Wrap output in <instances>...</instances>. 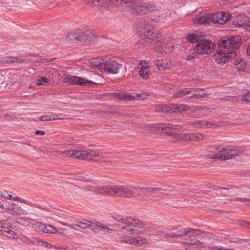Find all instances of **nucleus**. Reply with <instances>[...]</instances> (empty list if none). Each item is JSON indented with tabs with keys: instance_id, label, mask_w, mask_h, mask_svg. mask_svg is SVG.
Wrapping results in <instances>:
<instances>
[{
	"instance_id": "f257e3e1",
	"label": "nucleus",
	"mask_w": 250,
	"mask_h": 250,
	"mask_svg": "<svg viewBox=\"0 0 250 250\" xmlns=\"http://www.w3.org/2000/svg\"><path fill=\"white\" fill-rule=\"evenodd\" d=\"M152 20H145L141 21L139 24L138 31L139 36L142 39L138 42V47L140 44H142L144 46H145L144 43H146L145 39L147 38L150 40L153 39L155 37L154 28L152 24Z\"/></svg>"
},
{
	"instance_id": "f03ea898",
	"label": "nucleus",
	"mask_w": 250,
	"mask_h": 250,
	"mask_svg": "<svg viewBox=\"0 0 250 250\" xmlns=\"http://www.w3.org/2000/svg\"><path fill=\"white\" fill-rule=\"evenodd\" d=\"M211 150L214 149L218 151L220 153H224L220 155L219 159H223V161L229 160L243 153V149L240 146H213L208 147Z\"/></svg>"
},
{
	"instance_id": "7ed1b4c3",
	"label": "nucleus",
	"mask_w": 250,
	"mask_h": 250,
	"mask_svg": "<svg viewBox=\"0 0 250 250\" xmlns=\"http://www.w3.org/2000/svg\"><path fill=\"white\" fill-rule=\"evenodd\" d=\"M125 4H130L131 10L132 13L138 14H146L154 11L157 10V7L154 5L150 3L142 4L138 3L132 4L136 0H120Z\"/></svg>"
},
{
	"instance_id": "20e7f679",
	"label": "nucleus",
	"mask_w": 250,
	"mask_h": 250,
	"mask_svg": "<svg viewBox=\"0 0 250 250\" xmlns=\"http://www.w3.org/2000/svg\"><path fill=\"white\" fill-rule=\"evenodd\" d=\"M215 45L209 39H205L204 38L194 47L193 50L197 54H209L214 49Z\"/></svg>"
},
{
	"instance_id": "39448f33",
	"label": "nucleus",
	"mask_w": 250,
	"mask_h": 250,
	"mask_svg": "<svg viewBox=\"0 0 250 250\" xmlns=\"http://www.w3.org/2000/svg\"><path fill=\"white\" fill-rule=\"evenodd\" d=\"M151 129L153 131L160 132L164 131L165 133L167 135H171V134H175L179 131L178 126L176 125L171 124H164L160 123L153 125L152 126Z\"/></svg>"
},
{
	"instance_id": "423d86ee",
	"label": "nucleus",
	"mask_w": 250,
	"mask_h": 250,
	"mask_svg": "<svg viewBox=\"0 0 250 250\" xmlns=\"http://www.w3.org/2000/svg\"><path fill=\"white\" fill-rule=\"evenodd\" d=\"M236 55V52L235 51H228L220 49L214 55V58L218 64L223 65L228 62L231 58L235 57Z\"/></svg>"
},
{
	"instance_id": "0eeeda50",
	"label": "nucleus",
	"mask_w": 250,
	"mask_h": 250,
	"mask_svg": "<svg viewBox=\"0 0 250 250\" xmlns=\"http://www.w3.org/2000/svg\"><path fill=\"white\" fill-rule=\"evenodd\" d=\"M137 188V187H133L131 189L128 187L122 185L115 186L113 188V194L119 197L130 198L133 196V189Z\"/></svg>"
},
{
	"instance_id": "6e6552de",
	"label": "nucleus",
	"mask_w": 250,
	"mask_h": 250,
	"mask_svg": "<svg viewBox=\"0 0 250 250\" xmlns=\"http://www.w3.org/2000/svg\"><path fill=\"white\" fill-rule=\"evenodd\" d=\"M63 81L68 82L72 85H78L81 86H85L87 85H91L95 83L91 81H88L82 77L71 75H67L64 78Z\"/></svg>"
},
{
	"instance_id": "1a4fd4ad",
	"label": "nucleus",
	"mask_w": 250,
	"mask_h": 250,
	"mask_svg": "<svg viewBox=\"0 0 250 250\" xmlns=\"http://www.w3.org/2000/svg\"><path fill=\"white\" fill-rule=\"evenodd\" d=\"M211 23L224 24L227 22L231 17V15L229 12L220 11L210 14Z\"/></svg>"
},
{
	"instance_id": "9d476101",
	"label": "nucleus",
	"mask_w": 250,
	"mask_h": 250,
	"mask_svg": "<svg viewBox=\"0 0 250 250\" xmlns=\"http://www.w3.org/2000/svg\"><path fill=\"white\" fill-rule=\"evenodd\" d=\"M104 68L103 73L110 74H117L118 70L122 67V65L117 62L113 60H106L104 61V65H102Z\"/></svg>"
},
{
	"instance_id": "9b49d317",
	"label": "nucleus",
	"mask_w": 250,
	"mask_h": 250,
	"mask_svg": "<svg viewBox=\"0 0 250 250\" xmlns=\"http://www.w3.org/2000/svg\"><path fill=\"white\" fill-rule=\"evenodd\" d=\"M32 227L36 231L43 233H55L57 231V229L52 225L39 222L33 224Z\"/></svg>"
},
{
	"instance_id": "f8f14e48",
	"label": "nucleus",
	"mask_w": 250,
	"mask_h": 250,
	"mask_svg": "<svg viewBox=\"0 0 250 250\" xmlns=\"http://www.w3.org/2000/svg\"><path fill=\"white\" fill-rule=\"evenodd\" d=\"M199 230L197 229H194L191 228H185L183 230L178 231L177 233H168V232H162V231H158V234L162 236L163 237H166L167 236H168L171 237H176L180 236H186L187 235L191 233H193V234H197L196 232L198 231Z\"/></svg>"
},
{
	"instance_id": "ddd939ff",
	"label": "nucleus",
	"mask_w": 250,
	"mask_h": 250,
	"mask_svg": "<svg viewBox=\"0 0 250 250\" xmlns=\"http://www.w3.org/2000/svg\"><path fill=\"white\" fill-rule=\"evenodd\" d=\"M91 6H101L104 8L109 5L114 4L115 1L118 2V0H85Z\"/></svg>"
},
{
	"instance_id": "4468645a",
	"label": "nucleus",
	"mask_w": 250,
	"mask_h": 250,
	"mask_svg": "<svg viewBox=\"0 0 250 250\" xmlns=\"http://www.w3.org/2000/svg\"><path fill=\"white\" fill-rule=\"evenodd\" d=\"M113 218L115 220L128 225L134 226H139L140 225V222L138 220L133 218L130 216L124 218L122 216L116 214L114 216Z\"/></svg>"
},
{
	"instance_id": "2eb2a0df",
	"label": "nucleus",
	"mask_w": 250,
	"mask_h": 250,
	"mask_svg": "<svg viewBox=\"0 0 250 250\" xmlns=\"http://www.w3.org/2000/svg\"><path fill=\"white\" fill-rule=\"evenodd\" d=\"M91 36L88 32H82L79 35H70V39L73 42H82L86 43L89 42L91 40Z\"/></svg>"
},
{
	"instance_id": "dca6fc26",
	"label": "nucleus",
	"mask_w": 250,
	"mask_h": 250,
	"mask_svg": "<svg viewBox=\"0 0 250 250\" xmlns=\"http://www.w3.org/2000/svg\"><path fill=\"white\" fill-rule=\"evenodd\" d=\"M113 186H97L96 194L102 195H114L113 194Z\"/></svg>"
},
{
	"instance_id": "f3484780",
	"label": "nucleus",
	"mask_w": 250,
	"mask_h": 250,
	"mask_svg": "<svg viewBox=\"0 0 250 250\" xmlns=\"http://www.w3.org/2000/svg\"><path fill=\"white\" fill-rule=\"evenodd\" d=\"M5 211L7 213L11 215H20L23 210L19 205L13 203L6 208Z\"/></svg>"
},
{
	"instance_id": "a211bd4d",
	"label": "nucleus",
	"mask_w": 250,
	"mask_h": 250,
	"mask_svg": "<svg viewBox=\"0 0 250 250\" xmlns=\"http://www.w3.org/2000/svg\"><path fill=\"white\" fill-rule=\"evenodd\" d=\"M185 244L188 246H193L195 248L205 247V243L200 242L194 235H191L189 236V238L185 242Z\"/></svg>"
},
{
	"instance_id": "6ab92c4d",
	"label": "nucleus",
	"mask_w": 250,
	"mask_h": 250,
	"mask_svg": "<svg viewBox=\"0 0 250 250\" xmlns=\"http://www.w3.org/2000/svg\"><path fill=\"white\" fill-rule=\"evenodd\" d=\"M171 112L181 113L189 111L190 107L186 105L171 104L168 105Z\"/></svg>"
},
{
	"instance_id": "aec40b11",
	"label": "nucleus",
	"mask_w": 250,
	"mask_h": 250,
	"mask_svg": "<svg viewBox=\"0 0 250 250\" xmlns=\"http://www.w3.org/2000/svg\"><path fill=\"white\" fill-rule=\"evenodd\" d=\"M231 41L229 37H225L221 40L218 43V46L220 48H222L223 50H226L228 51H232L231 50Z\"/></svg>"
},
{
	"instance_id": "412c9836",
	"label": "nucleus",
	"mask_w": 250,
	"mask_h": 250,
	"mask_svg": "<svg viewBox=\"0 0 250 250\" xmlns=\"http://www.w3.org/2000/svg\"><path fill=\"white\" fill-rule=\"evenodd\" d=\"M155 64L157 68L160 71L168 70L171 67L170 62L162 59L157 60Z\"/></svg>"
},
{
	"instance_id": "4be33fe9",
	"label": "nucleus",
	"mask_w": 250,
	"mask_h": 250,
	"mask_svg": "<svg viewBox=\"0 0 250 250\" xmlns=\"http://www.w3.org/2000/svg\"><path fill=\"white\" fill-rule=\"evenodd\" d=\"M199 89L198 88H185L183 90H179L176 92L174 97L176 98L182 97L191 93L192 91L196 92Z\"/></svg>"
},
{
	"instance_id": "5701e85b",
	"label": "nucleus",
	"mask_w": 250,
	"mask_h": 250,
	"mask_svg": "<svg viewBox=\"0 0 250 250\" xmlns=\"http://www.w3.org/2000/svg\"><path fill=\"white\" fill-rule=\"evenodd\" d=\"M99 230H103L104 231L112 232V229H110L109 227L106 225H102V224L99 222L93 223L91 229L92 231L97 229Z\"/></svg>"
},
{
	"instance_id": "b1692460",
	"label": "nucleus",
	"mask_w": 250,
	"mask_h": 250,
	"mask_svg": "<svg viewBox=\"0 0 250 250\" xmlns=\"http://www.w3.org/2000/svg\"><path fill=\"white\" fill-rule=\"evenodd\" d=\"M176 126H178L179 131L176 134H171L170 136H173L174 138H176L178 139L183 141H190V133H179V132L180 131V128H181V127L179 125H176Z\"/></svg>"
},
{
	"instance_id": "393cba45",
	"label": "nucleus",
	"mask_w": 250,
	"mask_h": 250,
	"mask_svg": "<svg viewBox=\"0 0 250 250\" xmlns=\"http://www.w3.org/2000/svg\"><path fill=\"white\" fill-rule=\"evenodd\" d=\"M93 224V222L88 220H84V222H80L78 224H69L68 226L70 227L72 229H75V226H77L82 228L83 229H86L88 227L91 228Z\"/></svg>"
},
{
	"instance_id": "a878e982",
	"label": "nucleus",
	"mask_w": 250,
	"mask_h": 250,
	"mask_svg": "<svg viewBox=\"0 0 250 250\" xmlns=\"http://www.w3.org/2000/svg\"><path fill=\"white\" fill-rule=\"evenodd\" d=\"M231 41V50L234 51L235 49L237 48L240 45V38L239 36H233L229 37Z\"/></svg>"
},
{
	"instance_id": "bb28decb",
	"label": "nucleus",
	"mask_w": 250,
	"mask_h": 250,
	"mask_svg": "<svg viewBox=\"0 0 250 250\" xmlns=\"http://www.w3.org/2000/svg\"><path fill=\"white\" fill-rule=\"evenodd\" d=\"M26 239L31 243L34 245H37L40 246H44L45 247H47L48 245H49L48 243L46 242L42 241V240H39V238H26Z\"/></svg>"
},
{
	"instance_id": "cd10ccee",
	"label": "nucleus",
	"mask_w": 250,
	"mask_h": 250,
	"mask_svg": "<svg viewBox=\"0 0 250 250\" xmlns=\"http://www.w3.org/2000/svg\"><path fill=\"white\" fill-rule=\"evenodd\" d=\"M236 69L239 71H244L246 67V63L241 59H235L233 62Z\"/></svg>"
},
{
	"instance_id": "c85d7f7f",
	"label": "nucleus",
	"mask_w": 250,
	"mask_h": 250,
	"mask_svg": "<svg viewBox=\"0 0 250 250\" xmlns=\"http://www.w3.org/2000/svg\"><path fill=\"white\" fill-rule=\"evenodd\" d=\"M203 36H199L197 34H192L189 35L187 37V39L188 40L189 42L192 43H197L199 42L203 38Z\"/></svg>"
},
{
	"instance_id": "c756f323",
	"label": "nucleus",
	"mask_w": 250,
	"mask_h": 250,
	"mask_svg": "<svg viewBox=\"0 0 250 250\" xmlns=\"http://www.w3.org/2000/svg\"><path fill=\"white\" fill-rule=\"evenodd\" d=\"M104 61L102 60V62H101L99 61H97V59L94 60L93 61L89 62V66L91 67L92 68H98L100 71L103 72L104 68L102 67V65H104Z\"/></svg>"
},
{
	"instance_id": "7c9ffc66",
	"label": "nucleus",
	"mask_w": 250,
	"mask_h": 250,
	"mask_svg": "<svg viewBox=\"0 0 250 250\" xmlns=\"http://www.w3.org/2000/svg\"><path fill=\"white\" fill-rule=\"evenodd\" d=\"M198 23L199 24H207L211 23L210 14H208L204 16H201L197 19Z\"/></svg>"
},
{
	"instance_id": "2f4dec72",
	"label": "nucleus",
	"mask_w": 250,
	"mask_h": 250,
	"mask_svg": "<svg viewBox=\"0 0 250 250\" xmlns=\"http://www.w3.org/2000/svg\"><path fill=\"white\" fill-rule=\"evenodd\" d=\"M190 125L194 127L202 128L208 125V123L203 120H196L190 123Z\"/></svg>"
},
{
	"instance_id": "473e14b6",
	"label": "nucleus",
	"mask_w": 250,
	"mask_h": 250,
	"mask_svg": "<svg viewBox=\"0 0 250 250\" xmlns=\"http://www.w3.org/2000/svg\"><path fill=\"white\" fill-rule=\"evenodd\" d=\"M86 159H91L94 157H98L99 155V150H92L90 149H88L85 151Z\"/></svg>"
},
{
	"instance_id": "72a5a7b5",
	"label": "nucleus",
	"mask_w": 250,
	"mask_h": 250,
	"mask_svg": "<svg viewBox=\"0 0 250 250\" xmlns=\"http://www.w3.org/2000/svg\"><path fill=\"white\" fill-rule=\"evenodd\" d=\"M118 99L121 100H135V96L131 94H127L126 93H118L116 95Z\"/></svg>"
},
{
	"instance_id": "f704fd0d",
	"label": "nucleus",
	"mask_w": 250,
	"mask_h": 250,
	"mask_svg": "<svg viewBox=\"0 0 250 250\" xmlns=\"http://www.w3.org/2000/svg\"><path fill=\"white\" fill-rule=\"evenodd\" d=\"M133 245L137 246H146L147 245V241L146 239L142 237L134 238Z\"/></svg>"
},
{
	"instance_id": "c9c22d12",
	"label": "nucleus",
	"mask_w": 250,
	"mask_h": 250,
	"mask_svg": "<svg viewBox=\"0 0 250 250\" xmlns=\"http://www.w3.org/2000/svg\"><path fill=\"white\" fill-rule=\"evenodd\" d=\"M139 74L144 79H147L149 76V71L147 67L141 68Z\"/></svg>"
},
{
	"instance_id": "e433bc0d",
	"label": "nucleus",
	"mask_w": 250,
	"mask_h": 250,
	"mask_svg": "<svg viewBox=\"0 0 250 250\" xmlns=\"http://www.w3.org/2000/svg\"><path fill=\"white\" fill-rule=\"evenodd\" d=\"M59 119L56 114L42 115L40 117V120L42 121L55 120Z\"/></svg>"
},
{
	"instance_id": "4c0bfd02",
	"label": "nucleus",
	"mask_w": 250,
	"mask_h": 250,
	"mask_svg": "<svg viewBox=\"0 0 250 250\" xmlns=\"http://www.w3.org/2000/svg\"><path fill=\"white\" fill-rule=\"evenodd\" d=\"M13 196L10 194L8 191L5 190L0 189V198L11 200L13 198Z\"/></svg>"
},
{
	"instance_id": "58836bf2",
	"label": "nucleus",
	"mask_w": 250,
	"mask_h": 250,
	"mask_svg": "<svg viewBox=\"0 0 250 250\" xmlns=\"http://www.w3.org/2000/svg\"><path fill=\"white\" fill-rule=\"evenodd\" d=\"M233 25L236 27H243L245 29L246 26L248 25L243 21L240 20L239 17H237V20L236 21L234 20L233 21Z\"/></svg>"
},
{
	"instance_id": "ea45409f",
	"label": "nucleus",
	"mask_w": 250,
	"mask_h": 250,
	"mask_svg": "<svg viewBox=\"0 0 250 250\" xmlns=\"http://www.w3.org/2000/svg\"><path fill=\"white\" fill-rule=\"evenodd\" d=\"M85 151H77L75 150L74 156L75 158L79 159L84 160L86 159Z\"/></svg>"
},
{
	"instance_id": "a19ab883",
	"label": "nucleus",
	"mask_w": 250,
	"mask_h": 250,
	"mask_svg": "<svg viewBox=\"0 0 250 250\" xmlns=\"http://www.w3.org/2000/svg\"><path fill=\"white\" fill-rule=\"evenodd\" d=\"M3 234L7 237L12 239H16L18 238L17 233L11 229H9L7 231H4Z\"/></svg>"
},
{
	"instance_id": "79ce46f5",
	"label": "nucleus",
	"mask_w": 250,
	"mask_h": 250,
	"mask_svg": "<svg viewBox=\"0 0 250 250\" xmlns=\"http://www.w3.org/2000/svg\"><path fill=\"white\" fill-rule=\"evenodd\" d=\"M190 141H199L203 139V135L200 133H190Z\"/></svg>"
},
{
	"instance_id": "37998d69",
	"label": "nucleus",
	"mask_w": 250,
	"mask_h": 250,
	"mask_svg": "<svg viewBox=\"0 0 250 250\" xmlns=\"http://www.w3.org/2000/svg\"><path fill=\"white\" fill-rule=\"evenodd\" d=\"M139 189L141 190H146L149 192H150L152 193H155L156 191H161L163 190L162 188H144V187H141V188H138Z\"/></svg>"
},
{
	"instance_id": "c03bdc74",
	"label": "nucleus",
	"mask_w": 250,
	"mask_h": 250,
	"mask_svg": "<svg viewBox=\"0 0 250 250\" xmlns=\"http://www.w3.org/2000/svg\"><path fill=\"white\" fill-rule=\"evenodd\" d=\"M119 239L122 242L126 243L127 244H130L132 245H134V238H133L120 237Z\"/></svg>"
},
{
	"instance_id": "a18cd8bd",
	"label": "nucleus",
	"mask_w": 250,
	"mask_h": 250,
	"mask_svg": "<svg viewBox=\"0 0 250 250\" xmlns=\"http://www.w3.org/2000/svg\"><path fill=\"white\" fill-rule=\"evenodd\" d=\"M82 189L91 191L96 193L97 186L94 187L91 185H87L81 188Z\"/></svg>"
},
{
	"instance_id": "49530a36",
	"label": "nucleus",
	"mask_w": 250,
	"mask_h": 250,
	"mask_svg": "<svg viewBox=\"0 0 250 250\" xmlns=\"http://www.w3.org/2000/svg\"><path fill=\"white\" fill-rule=\"evenodd\" d=\"M50 80L45 77H41L39 79L37 80L36 84L37 85H43V83H48Z\"/></svg>"
},
{
	"instance_id": "de8ad7c7",
	"label": "nucleus",
	"mask_w": 250,
	"mask_h": 250,
	"mask_svg": "<svg viewBox=\"0 0 250 250\" xmlns=\"http://www.w3.org/2000/svg\"><path fill=\"white\" fill-rule=\"evenodd\" d=\"M12 200L18 201L20 203H24V204H26L30 205V206H33V204L31 203H30V202L27 201L24 199L17 197L16 196H14L13 198L12 199Z\"/></svg>"
},
{
	"instance_id": "09e8293b",
	"label": "nucleus",
	"mask_w": 250,
	"mask_h": 250,
	"mask_svg": "<svg viewBox=\"0 0 250 250\" xmlns=\"http://www.w3.org/2000/svg\"><path fill=\"white\" fill-rule=\"evenodd\" d=\"M130 225L123 226L121 227L120 231L122 233L126 234L129 231H132L133 229L130 228Z\"/></svg>"
},
{
	"instance_id": "8fccbe9b",
	"label": "nucleus",
	"mask_w": 250,
	"mask_h": 250,
	"mask_svg": "<svg viewBox=\"0 0 250 250\" xmlns=\"http://www.w3.org/2000/svg\"><path fill=\"white\" fill-rule=\"evenodd\" d=\"M157 111L160 112H165L167 111H170V109L168 108V106L167 105H160L157 108Z\"/></svg>"
},
{
	"instance_id": "3c124183",
	"label": "nucleus",
	"mask_w": 250,
	"mask_h": 250,
	"mask_svg": "<svg viewBox=\"0 0 250 250\" xmlns=\"http://www.w3.org/2000/svg\"><path fill=\"white\" fill-rule=\"evenodd\" d=\"M206 95V93H194L192 95H190V96L188 97V98L199 99L205 97Z\"/></svg>"
},
{
	"instance_id": "603ef678",
	"label": "nucleus",
	"mask_w": 250,
	"mask_h": 250,
	"mask_svg": "<svg viewBox=\"0 0 250 250\" xmlns=\"http://www.w3.org/2000/svg\"><path fill=\"white\" fill-rule=\"evenodd\" d=\"M75 150H70L64 151L62 152V154L68 157H73L74 156Z\"/></svg>"
},
{
	"instance_id": "864d4df0",
	"label": "nucleus",
	"mask_w": 250,
	"mask_h": 250,
	"mask_svg": "<svg viewBox=\"0 0 250 250\" xmlns=\"http://www.w3.org/2000/svg\"><path fill=\"white\" fill-rule=\"evenodd\" d=\"M0 62L4 63H14L13 57L11 56H9L6 59H3Z\"/></svg>"
},
{
	"instance_id": "5fc2aeb1",
	"label": "nucleus",
	"mask_w": 250,
	"mask_h": 250,
	"mask_svg": "<svg viewBox=\"0 0 250 250\" xmlns=\"http://www.w3.org/2000/svg\"><path fill=\"white\" fill-rule=\"evenodd\" d=\"M220 157V155H219V154H215L213 155H207L206 156V158L207 159H213L216 160H222L223 161V159H219L218 158Z\"/></svg>"
},
{
	"instance_id": "6e6d98bb",
	"label": "nucleus",
	"mask_w": 250,
	"mask_h": 250,
	"mask_svg": "<svg viewBox=\"0 0 250 250\" xmlns=\"http://www.w3.org/2000/svg\"><path fill=\"white\" fill-rule=\"evenodd\" d=\"M196 52L195 51L191 54H187L185 57V59L186 60L191 61L194 59L196 57Z\"/></svg>"
},
{
	"instance_id": "4d7b16f0",
	"label": "nucleus",
	"mask_w": 250,
	"mask_h": 250,
	"mask_svg": "<svg viewBox=\"0 0 250 250\" xmlns=\"http://www.w3.org/2000/svg\"><path fill=\"white\" fill-rule=\"evenodd\" d=\"M77 179L86 182H90L92 181V179L90 178L84 176H79L78 177Z\"/></svg>"
},
{
	"instance_id": "13d9d810",
	"label": "nucleus",
	"mask_w": 250,
	"mask_h": 250,
	"mask_svg": "<svg viewBox=\"0 0 250 250\" xmlns=\"http://www.w3.org/2000/svg\"><path fill=\"white\" fill-rule=\"evenodd\" d=\"M14 63H22L24 62V60L22 57H13Z\"/></svg>"
},
{
	"instance_id": "bf43d9fd",
	"label": "nucleus",
	"mask_w": 250,
	"mask_h": 250,
	"mask_svg": "<svg viewBox=\"0 0 250 250\" xmlns=\"http://www.w3.org/2000/svg\"><path fill=\"white\" fill-rule=\"evenodd\" d=\"M242 99L247 103H250V92L243 95Z\"/></svg>"
},
{
	"instance_id": "052dcab7",
	"label": "nucleus",
	"mask_w": 250,
	"mask_h": 250,
	"mask_svg": "<svg viewBox=\"0 0 250 250\" xmlns=\"http://www.w3.org/2000/svg\"><path fill=\"white\" fill-rule=\"evenodd\" d=\"M53 60H54V59L48 60V59L40 58L39 60H35L34 62H48L49 61H52Z\"/></svg>"
},
{
	"instance_id": "680f3d73",
	"label": "nucleus",
	"mask_w": 250,
	"mask_h": 250,
	"mask_svg": "<svg viewBox=\"0 0 250 250\" xmlns=\"http://www.w3.org/2000/svg\"><path fill=\"white\" fill-rule=\"evenodd\" d=\"M134 96H135V99L144 100V99H145L146 98V95L145 94H136Z\"/></svg>"
},
{
	"instance_id": "e2e57ef3",
	"label": "nucleus",
	"mask_w": 250,
	"mask_h": 250,
	"mask_svg": "<svg viewBox=\"0 0 250 250\" xmlns=\"http://www.w3.org/2000/svg\"><path fill=\"white\" fill-rule=\"evenodd\" d=\"M233 201L245 202V201H250V199H247L242 198H237L234 199Z\"/></svg>"
},
{
	"instance_id": "0e129e2a",
	"label": "nucleus",
	"mask_w": 250,
	"mask_h": 250,
	"mask_svg": "<svg viewBox=\"0 0 250 250\" xmlns=\"http://www.w3.org/2000/svg\"><path fill=\"white\" fill-rule=\"evenodd\" d=\"M45 134V132L43 130H37L35 132V135H44Z\"/></svg>"
},
{
	"instance_id": "69168bd1",
	"label": "nucleus",
	"mask_w": 250,
	"mask_h": 250,
	"mask_svg": "<svg viewBox=\"0 0 250 250\" xmlns=\"http://www.w3.org/2000/svg\"><path fill=\"white\" fill-rule=\"evenodd\" d=\"M250 225V222L244 221V223L243 225L246 227H249Z\"/></svg>"
},
{
	"instance_id": "338daca9",
	"label": "nucleus",
	"mask_w": 250,
	"mask_h": 250,
	"mask_svg": "<svg viewBox=\"0 0 250 250\" xmlns=\"http://www.w3.org/2000/svg\"><path fill=\"white\" fill-rule=\"evenodd\" d=\"M247 53L248 55L250 56V43L249 44L248 47L247 48Z\"/></svg>"
},
{
	"instance_id": "774afa93",
	"label": "nucleus",
	"mask_w": 250,
	"mask_h": 250,
	"mask_svg": "<svg viewBox=\"0 0 250 250\" xmlns=\"http://www.w3.org/2000/svg\"><path fill=\"white\" fill-rule=\"evenodd\" d=\"M247 24L248 25L247 26H246V29L247 30H248L249 29H250V20L249 21H248V23H247Z\"/></svg>"
}]
</instances>
